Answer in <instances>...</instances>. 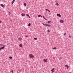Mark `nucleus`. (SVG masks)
Returning <instances> with one entry per match:
<instances>
[{
    "mask_svg": "<svg viewBox=\"0 0 73 73\" xmlns=\"http://www.w3.org/2000/svg\"><path fill=\"white\" fill-rule=\"evenodd\" d=\"M29 57H30V58H32L34 57V56H33V55L32 54H30Z\"/></svg>",
    "mask_w": 73,
    "mask_h": 73,
    "instance_id": "obj_1",
    "label": "nucleus"
},
{
    "mask_svg": "<svg viewBox=\"0 0 73 73\" xmlns=\"http://www.w3.org/2000/svg\"><path fill=\"white\" fill-rule=\"evenodd\" d=\"M57 16H58L59 17H61V15H60L59 14H57Z\"/></svg>",
    "mask_w": 73,
    "mask_h": 73,
    "instance_id": "obj_2",
    "label": "nucleus"
},
{
    "mask_svg": "<svg viewBox=\"0 0 73 73\" xmlns=\"http://www.w3.org/2000/svg\"><path fill=\"white\" fill-rule=\"evenodd\" d=\"M64 21L62 19H61L60 20V22L61 23H64Z\"/></svg>",
    "mask_w": 73,
    "mask_h": 73,
    "instance_id": "obj_3",
    "label": "nucleus"
},
{
    "mask_svg": "<svg viewBox=\"0 0 73 73\" xmlns=\"http://www.w3.org/2000/svg\"><path fill=\"white\" fill-rule=\"evenodd\" d=\"M43 61L44 62H46L48 61V60H47V59H44Z\"/></svg>",
    "mask_w": 73,
    "mask_h": 73,
    "instance_id": "obj_4",
    "label": "nucleus"
},
{
    "mask_svg": "<svg viewBox=\"0 0 73 73\" xmlns=\"http://www.w3.org/2000/svg\"><path fill=\"white\" fill-rule=\"evenodd\" d=\"M18 40L20 41H22V40H23V39H22L21 38H18Z\"/></svg>",
    "mask_w": 73,
    "mask_h": 73,
    "instance_id": "obj_5",
    "label": "nucleus"
},
{
    "mask_svg": "<svg viewBox=\"0 0 73 73\" xmlns=\"http://www.w3.org/2000/svg\"><path fill=\"white\" fill-rule=\"evenodd\" d=\"M45 25H46V26H47V27H50V25H49L45 24Z\"/></svg>",
    "mask_w": 73,
    "mask_h": 73,
    "instance_id": "obj_6",
    "label": "nucleus"
},
{
    "mask_svg": "<svg viewBox=\"0 0 73 73\" xmlns=\"http://www.w3.org/2000/svg\"><path fill=\"white\" fill-rule=\"evenodd\" d=\"M65 66H66V67L67 68V69H68L69 68V66H68L67 65H65Z\"/></svg>",
    "mask_w": 73,
    "mask_h": 73,
    "instance_id": "obj_7",
    "label": "nucleus"
},
{
    "mask_svg": "<svg viewBox=\"0 0 73 73\" xmlns=\"http://www.w3.org/2000/svg\"><path fill=\"white\" fill-rule=\"evenodd\" d=\"M19 46L20 47H22L23 46V44H19Z\"/></svg>",
    "mask_w": 73,
    "mask_h": 73,
    "instance_id": "obj_8",
    "label": "nucleus"
},
{
    "mask_svg": "<svg viewBox=\"0 0 73 73\" xmlns=\"http://www.w3.org/2000/svg\"><path fill=\"white\" fill-rule=\"evenodd\" d=\"M0 5L1 7H3L4 6V5H3V4H1Z\"/></svg>",
    "mask_w": 73,
    "mask_h": 73,
    "instance_id": "obj_9",
    "label": "nucleus"
},
{
    "mask_svg": "<svg viewBox=\"0 0 73 73\" xmlns=\"http://www.w3.org/2000/svg\"><path fill=\"white\" fill-rule=\"evenodd\" d=\"M51 22H52L50 21H48V24H50V23Z\"/></svg>",
    "mask_w": 73,
    "mask_h": 73,
    "instance_id": "obj_10",
    "label": "nucleus"
},
{
    "mask_svg": "<svg viewBox=\"0 0 73 73\" xmlns=\"http://www.w3.org/2000/svg\"><path fill=\"white\" fill-rule=\"evenodd\" d=\"M13 1H12V2H11L12 4H13V3H14V2H15V0H13Z\"/></svg>",
    "mask_w": 73,
    "mask_h": 73,
    "instance_id": "obj_11",
    "label": "nucleus"
},
{
    "mask_svg": "<svg viewBox=\"0 0 73 73\" xmlns=\"http://www.w3.org/2000/svg\"><path fill=\"white\" fill-rule=\"evenodd\" d=\"M25 14H21V15L22 16H25Z\"/></svg>",
    "mask_w": 73,
    "mask_h": 73,
    "instance_id": "obj_12",
    "label": "nucleus"
},
{
    "mask_svg": "<svg viewBox=\"0 0 73 73\" xmlns=\"http://www.w3.org/2000/svg\"><path fill=\"white\" fill-rule=\"evenodd\" d=\"M38 17H42V16L41 15H38Z\"/></svg>",
    "mask_w": 73,
    "mask_h": 73,
    "instance_id": "obj_13",
    "label": "nucleus"
},
{
    "mask_svg": "<svg viewBox=\"0 0 73 73\" xmlns=\"http://www.w3.org/2000/svg\"><path fill=\"white\" fill-rule=\"evenodd\" d=\"M52 49L53 50H54V49L56 50V49H57V48L56 47H54V48H52Z\"/></svg>",
    "mask_w": 73,
    "mask_h": 73,
    "instance_id": "obj_14",
    "label": "nucleus"
},
{
    "mask_svg": "<svg viewBox=\"0 0 73 73\" xmlns=\"http://www.w3.org/2000/svg\"><path fill=\"white\" fill-rule=\"evenodd\" d=\"M13 58L12 57H11V56H10L9 57V58H10V59H12V58Z\"/></svg>",
    "mask_w": 73,
    "mask_h": 73,
    "instance_id": "obj_15",
    "label": "nucleus"
},
{
    "mask_svg": "<svg viewBox=\"0 0 73 73\" xmlns=\"http://www.w3.org/2000/svg\"><path fill=\"white\" fill-rule=\"evenodd\" d=\"M54 70V68H53L51 70V71H53Z\"/></svg>",
    "mask_w": 73,
    "mask_h": 73,
    "instance_id": "obj_16",
    "label": "nucleus"
},
{
    "mask_svg": "<svg viewBox=\"0 0 73 73\" xmlns=\"http://www.w3.org/2000/svg\"><path fill=\"white\" fill-rule=\"evenodd\" d=\"M26 16H28V17H29V18H30V17H29V15L28 14H26Z\"/></svg>",
    "mask_w": 73,
    "mask_h": 73,
    "instance_id": "obj_17",
    "label": "nucleus"
},
{
    "mask_svg": "<svg viewBox=\"0 0 73 73\" xmlns=\"http://www.w3.org/2000/svg\"><path fill=\"white\" fill-rule=\"evenodd\" d=\"M1 49H4V46H3L1 47Z\"/></svg>",
    "mask_w": 73,
    "mask_h": 73,
    "instance_id": "obj_18",
    "label": "nucleus"
},
{
    "mask_svg": "<svg viewBox=\"0 0 73 73\" xmlns=\"http://www.w3.org/2000/svg\"><path fill=\"white\" fill-rule=\"evenodd\" d=\"M24 6H27V4L25 3L24 4Z\"/></svg>",
    "mask_w": 73,
    "mask_h": 73,
    "instance_id": "obj_19",
    "label": "nucleus"
},
{
    "mask_svg": "<svg viewBox=\"0 0 73 73\" xmlns=\"http://www.w3.org/2000/svg\"><path fill=\"white\" fill-rule=\"evenodd\" d=\"M31 24L30 23H29V24H28V26H31Z\"/></svg>",
    "mask_w": 73,
    "mask_h": 73,
    "instance_id": "obj_20",
    "label": "nucleus"
},
{
    "mask_svg": "<svg viewBox=\"0 0 73 73\" xmlns=\"http://www.w3.org/2000/svg\"><path fill=\"white\" fill-rule=\"evenodd\" d=\"M34 39L35 40H37V38H34Z\"/></svg>",
    "mask_w": 73,
    "mask_h": 73,
    "instance_id": "obj_21",
    "label": "nucleus"
},
{
    "mask_svg": "<svg viewBox=\"0 0 73 73\" xmlns=\"http://www.w3.org/2000/svg\"><path fill=\"white\" fill-rule=\"evenodd\" d=\"M56 5H59V4L58 3H56Z\"/></svg>",
    "mask_w": 73,
    "mask_h": 73,
    "instance_id": "obj_22",
    "label": "nucleus"
},
{
    "mask_svg": "<svg viewBox=\"0 0 73 73\" xmlns=\"http://www.w3.org/2000/svg\"><path fill=\"white\" fill-rule=\"evenodd\" d=\"M44 19L45 20H47V19H46V18H45V17L44 18Z\"/></svg>",
    "mask_w": 73,
    "mask_h": 73,
    "instance_id": "obj_23",
    "label": "nucleus"
},
{
    "mask_svg": "<svg viewBox=\"0 0 73 73\" xmlns=\"http://www.w3.org/2000/svg\"><path fill=\"white\" fill-rule=\"evenodd\" d=\"M45 10H46V11H48V9H45Z\"/></svg>",
    "mask_w": 73,
    "mask_h": 73,
    "instance_id": "obj_24",
    "label": "nucleus"
},
{
    "mask_svg": "<svg viewBox=\"0 0 73 73\" xmlns=\"http://www.w3.org/2000/svg\"><path fill=\"white\" fill-rule=\"evenodd\" d=\"M69 37H70V38L71 37V36H70V35H69Z\"/></svg>",
    "mask_w": 73,
    "mask_h": 73,
    "instance_id": "obj_25",
    "label": "nucleus"
},
{
    "mask_svg": "<svg viewBox=\"0 0 73 73\" xmlns=\"http://www.w3.org/2000/svg\"><path fill=\"white\" fill-rule=\"evenodd\" d=\"M48 12H50V10H48Z\"/></svg>",
    "mask_w": 73,
    "mask_h": 73,
    "instance_id": "obj_26",
    "label": "nucleus"
},
{
    "mask_svg": "<svg viewBox=\"0 0 73 73\" xmlns=\"http://www.w3.org/2000/svg\"><path fill=\"white\" fill-rule=\"evenodd\" d=\"M66 35V33H65L64 34V35Z\"/></svg>",
    "mask_w": 73,
    "mask_h": 73,
    "instance_id": "obj_27",
    "label": "nucleus"
},
{
    "mask_svg": "<svg viewBox=\"0 0 73 73\" xmlns=\"http://www.w3.org/2000/svg\"><path fill=\"white\" fill-rule=\"evenodd\" d=\"M11 71L13 73V70H12Z\"/></svg>",
    "mask_w": 73,
    "mask_h": 73,
    "instance_id": "obj_28",
    "label": "nucleus"
},
{
    "mask_svg": "<svg viewBox=\"0 0 73 73\" xmlns=\"http://www.w3.org/2000/svg\"><path fill=\"white\" fill-rule=\"evenodd\" d=\"M62 58H60V59H59V60H61V59H62Z\"/></svg>",
    "mask_w": 73,
    "mask_h": 73,
    "instance_id": "obj_29",
    "label": "nucleus"
},
{
    "mask_svg": "<svg viewBox=\"0 0 73 73\" xmlns=\"http://www.w3.org/2000/svg\"><path fill=\"white\" fill-rule=\"evenodd\" d=\"M42 17H43V19H44V18H45V17H44V16H42Z\"/></svg>",
    "mask_w": 73,
    "mask_h": 73,
    "instance_id": "obj_30",
    "label": "nucleus"
},
{
    "mask_svg": "<svg viewBox=\"0 0 73 73\" xmlns=\"http://www.w3.org/2000/svg\"><path fill=\"white\" fill-rule=\"evenodd\" d=\"M9 15L11 14V13L10 12H9Z\"/></svg>",
    "mask_w": 73,
    "mask_h": 73,
    "instance_id": "obj_31",
    "label": "nucleus"
},
{
    "mask_svg": "<svg viewBox=\"0 0 73 73\" xmlns=\"http://www.w3.org/2000/svg\"><path fill=\"white\" fill-rule=\"evenodd\" d=\"M43 25H45V24L44 23H42Z\"/></svg>",
    "mask_w": 73,
    "mask_h": 73,
    "instance_id": "obj_32",
    "label": "nucleus"
},
{
    "mask_svg": "<svg viewBox=\"0 0 73 73\" xmlns=\"http://www.w3.org/2000/svg\"><path fill=\"white\" fill-rule=\"evenodd\" d=\"M52 73H54V71H52Z\"/></svg>",
    "mask_w": 73,
    "mask_h": 73,
    "instance_id": "obj_33",
    "label": "nucleus"
},
{
    "mask_svg": "<svg viewBox=\"0 0 73 73\" xmlns=\"http://www.w3.org/2000/svg\"><path fill=\"white\" fill-rule=\"evenodd\" d=\"M48 32H50V31H49V30H48Z\"/></svg>",
    "mask_w": 73,
    "mask_h": 73,
    "instance_id": "obj_34",
    "label": "nucleus"
},
{
    "mask_svg": "<svg viewBox=\"0 0 73 73\" xmlns=\"http://www.w3.org/2000/svg\"><path fill=\"white\" fill-rule=\"evenodd\" d=\"M25 37H28V36H25Z\"/></svg>",
    "mask_w": 73,
    "mask_h": 73,
    "instance_id": "obj_35",
    "label": "nucleus"
},
{
    "mask_svg": "<svg viewBox=\"0 0 73 73\" xmlns=\"http://www.w3.org/2000/svg\"><path fill=\"white\" fill-rule=\"evenodd\" d=\"M1 48H0V51H1Z\"/></svg>",
    "mask_w": 73,
    "mask_h": 73,
    "instance_id": "obj_36",
    "label": "nucleus"
},
{
    "mask_svg": "<svg viewBox=\"0 0 73 73\" xmlns=\"http://www.w3.org/2000/svg\"><path fill=\"white\" fill-rule=\"evenodd\" d=\"M2 23V22L1 21H0V23Z\"/></svg>",
    "mask_w": 73,
    "mask_h": 73,
    "instance_id": "obj_37",
    "label": "nucleus"
},
{
    "mask_svg": "<svg viewBox=\"0 0 73 73\" xmlns=\"http://www.w3.org/2000/svg\"><path fill=\"white\" fill-rule=\"evenodd\" d=\"M0 45H2L1 44H0Z\"/></svg>",
    "mask_w": 73,
    "mask_h": 73,
    "instance_id": "obj_38",
    "label": "nucleus"
},
{
    "mask_svg": "<svg viewBox=\"0 0 73 73\" xmlns=\"http://www.w3.org/2000/svg\"><path fill=\"white\" fill-rule=\"evenodd\" d=\"M69 73H71L70 72H69Z\"/></svg>",
    "mask_w": 73,
    "mask_h": 73,
    "instance_id": "obj_39",
    "label": "nucleus"
}]
</instances>
